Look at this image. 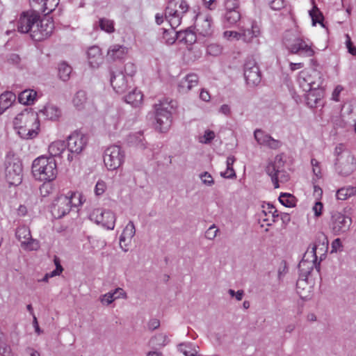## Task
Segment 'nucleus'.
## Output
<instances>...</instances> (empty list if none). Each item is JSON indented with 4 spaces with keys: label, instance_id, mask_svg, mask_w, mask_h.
<instances>
[{
    "label": "nucleus",
    "instance_id": "obj_22",
    "mask_svg": "<svg viewBox=\"0 0 356 356\" xmlns=\"http://www.w3.org/2000/svg\"><path fill=\"white\" fill-rule=\"evenodd\" d=\"M254 137L258 144L271 149H277L281 144L279 140L274 139L261 129H256L254 132Z\"/></svg>",
    "mask_w": 356,
    "mask_h": 356
},
{
    "label": "nucleus",
    "instance_id": "obj_26",
    "mask_svg": "<svg viewBox=\"0 0 356 356\" xmlns=\"http://www.w3.org/2000/svg\"><path fill=\"white\" fill-rule=\"evenodd\" d=\"M38 116H42L44 120H49L51 121H56L59 119L61 116V111L60 108L53 104H47L44 106L43 108L40 109L38 113H35Z\"/></svg>",
    "mask_w": 356,
    "mask_h": 356
},
{
    "label": "nucleus",
    "instance_id": "obj_16",
    "mask_svg": "<svg viewBox=\"0 0 356 356\" xmlns=\"http://www.w3.org/2000/svg\"><path fill=\"white\" fill-rule=\"evenodd\" d=\"M351 224V218L341 213L336 212L332 215L330 228L335 235L347 232Z\"/></svg>",
    "mask_w": 356,
    "mask_h": 356
},
{
    "label": "nucleus",
    "instance_id": "obj_33",
    "mask_svg": "<svg viewBox=\"0 0 356 356\" xmlns=\"http://www.w3.org/2000/svg\"><path fill=\"white\" fill-rule=\"evenodd\" d=\"M87 95L84 90L77 91L72 97V104L79 111L83 110L87 104Z\"/></svg>",
    "mask_w": 356,
    "mask_h": 356
},
{
    "label": "nucleus",
    "instance_id": "obj_43",
    "mask_svg": "<svg viewBox=\"0 0 356 356\" xmlns=\"http://www.w3.org/2000/svg\"><path fill=\"white\" fill-rule=\"evenodd\" d=\"M279 201L286 207H293L296 204V197L290 193H281Z\"/></svg>",
    "mask_w": 356,
    "mask_h": 356
},
{
    "label": "nucleus",
    "instance_id": "obj_6",
    "mask_svg": "<svg viewBox=\"0 0 356 356\" xmlns=\"http://www.w3.org/2000/svg\"><path fill=\"white\" fill-rule=\"evenodd\" d=\"M283 42L286 49L291 54H296L301 57H312L316 53L315 47L310 40L290 32L286 33Z\"/></svg>",
    "mask_w": 356,
    "mask_h": 356
},
{
    "label": "nucleus",
    "instance_id": "obj_19",
    "mask_svg": "<svg viewBox=\"0 0 356 356\" xmlns=\"http://www.w3.org/2000/svg\"><path fill=\"white\" fill-rule=\"evenodd\" d=\"M136 234V228L133 221L130 220L124 228L120 236V246L124 252L129 250L131 240Z\"/></svg>",
    "mask_w": 356,
    "mask_h": 356
},
{
    "label": "nucleus",
    "instance_id": "obj_27",
    "mask_svg": "<svg viewBox=\"0 0 356 356\" xmlns=\"http://www.w3.org/2000/svg\"><path fill=\"white\" fill-rule=\"evenodd\" d=\"M127 53V49L126 47L115 44L109 47L107 51V58L112 60H121L124 58Z\"/></svg>",
    "mask_w": 356,
    "mask_h": 356
},
{
    "label": "nucleus",
    "instance_id": "obj_21",
    "mask_svg": "<svg viewBox=\"0 0 356 356\" xmlns=\"http://www.w3.org/2000/svg\"><path fill=\"white\" fill-rule=\"evenodd\" d=\"M40 121L37 115L35 122H29L21 128L17 134L23 139H33L38 136L40 131Z\"/></svg>",
    "mask_w": 356,
    "mask_h": 356
},
{
    "label": "nucleus",
    "instance_id": "obj_55",
    "mask_svg": "<svg viewBox=\"0 0 356 356\" xmlns=\"http://www.w3.org/2000/svg\"><path fill=\"white\" fill-rule=\"evenodd\" d=\"M225 7L226 11L237 10L238 8V0H225Z\"/></svg>",
    "mask_w": 356,
    "mask_h": 356
},
{
    "label": "nucleus",
    "instance_id": "obj_2",
    "mask_svg": "<svg viewBox=\"0 0 356 356\" xmlns=\"http://www.w3.org/2000/svg\"><path fill=\"white\" fill-rule=\"evenodd\" d=\"M328 248V239L323 233L318 235L315 244L307 249L302 259L298 264L302 281L306 280L314 268L320 269V261L323 259Z\"/></svg>",
    "mask_w": 356,
    "mask_h": 356
},
{
    "label": "nucleus",
    "instance_id": "obj_13",
    "mask_svg": "<svg viewBox=\"0 0 356 356\" xmlns=\"http://www.w3.org/2000/svg\"><path fill=\"white\" fill-rule=\"evenodd\" d=\"M90 219L97 225L109 230L115 227L116 217L113 212L102 208L94 209L90 213Z\"/></svg>",
    "mask_w": 356,
    "mask_h": 356
},
{
    "label": "nucleus",
    "instance_id": "obj_30",
    "mask_svg": "<svg viewBox=\"0 0 356 356\" xmlns=\"http://www.w3.org/2000/svg\"><path fill=\"white\" fill-rule=\"evenodd\" d=\"M16 95L10 91H7L0 95V114L3 113L15 102Z\"/></svg>",
    "mask_w": 356,
    "mask_h": 356
},
{
    "label": "nucleus",
    "instance_id": "obj_51",
    "mask_svg": "<svg viewBox=\"0 0 356 356\" xmlns=\"http://www.w3.org/2000/svg\"><path fill=\"white\" fill-rule=\"evenodd\" d=\"M115 295L112 293V291H109L105 294L102 295L99 297V300L104 305H109L113 302L115 300Z\"/></svg>",
    "mask_w": 356,
    "mask_h": 356
},
{
    "label": "nucleus",
    "instance_id": "obj_50",
    "mask_svg": "<svg viewBox=\"0 0 356 356\" xmlns=\"http://www.w3.org/2000/svg\"><path fill=\"white\" fill-rule=\"evenodd\" d=\"M214 131L207 129L204 131V134L199 138V141L203 144H208L215 138Z\"/></svg>",
    "mask_w": 356,
    "mask_h": 356
},
{
    "label": "nucleus",
    "instance_id": "obj_45",
    "mask_svg": "<svg viewBox=\"0 0 356 356\" xmlns=\"http://www.w3.org/2000/svg\"><path fill=\"white\" fill-rule=\"evenodd\" d=\"M169 342V339L166 334L160 333L155 335L150 339V343L153 346L163 347Z\"/></svg>",
    "mask_w": 356,
    "mask_h": 356
},
{
    "label": "nucleus",
    "instance_id": "obj_28",
    "mask_svg": "<svg viewBox=\"0 0 356 356\" xmlns=\"http://www.w3.org/2000/svg\"><path fill=\"white\" fill-rule=\"evenodd\" d=\"M88 63L92 67H97L102 62L101 49L97 46H92L87 51Z\"/></svg>",
    "mask_w": 356,
    "mask_h": 356
},
{
    "label": "nucleus",
    "instance_id": "obj_47",
    "mask_svg": "<svg viewBox=\"0 0 356 356\" xmlns=\"http://www.w3.org/2000/svg\"><path fill=\"white\" fill-rule=\"evenodd\" d=\"M179 37L181 40H184L186 43L192 44L196 40L195 33L191 30H185L178 33Z\"/></svg>",
    "mask_w": 356,
    "mask_h": 356
},
{
    "label": "nucleus",
    "instance_id": "obj_32",
    "mask_svg": "<svg viewBox=\"0 0 356 356\" xmlns=\"http://www.w3.org/2000/svg\"><path fill=\"white\" fill-rule=\"evenodd\" d=\"M241 39L245 42H251L253 38H257L260 34L259 27L256 24H252L251 29L241 30Z\"/></svg>",
    "mask_w": 356,
    "mask_h": 356
},
{
    "label": "nucleus",
    "instance_id": "obj_24",
    "mask_svg": "<svg viewBox=\"0 0 356 356\" xmlns=\"http://www.w3.org/2000/svg\"><path fill=\"white\" fill-rule=\"evenodd\" d=\"M124 120V115L120 112H116L113 115L108 116L105 120V124L108 131L110 134H114L118 130L122 129L123 126L122 123Z\"/></svg>",
    "mask_w": 356,
    "mask_h": 356
},
{
    "label": "nucleus",
    "instance_id": "obj_8",
    "mask_svg": "<svg viewBox=\"0 0 356 356\" xmlns=\"http://www.w3.org/2000/svg\"><path fill=\"white\" fill-rule=\"evenodd\" d=\"M4 165L5 177L9 185H19L23 177V168L20 159L13 152H9L6 156Z\"/></svg>",
    "mask_w": 356,
    "mask_h": 356
},
{
    "label": "nucleus",
    "instance_id": "obj_39",
    "mask_svg": "<svg viewBox=\"0 0 356 356\" xmlns=\"http://www.w3.org/2000/svg\"><path fill=\"white\" fill-rule=\"evenodd\" d=\"M59 1L60 0H42L40 10L44 15H47L56 9L59 3Z\"/></svg>",
    "mask_w": 356,
    "mask_h": 356
},
{
    "label": "nucleus",
    "instance_id": "obj_48",
    "mask_svg": "<svg viewBox=\"0 0 356 356\" xmlns=\"http://www.w3.org/2000/svg\"><path fill=\"white\" fill-rule=\"evenodd\" d=\"M70 202V208L76 207L82 204L81 195L79 193H71L70 195H67Z\"/></svg>",
    "mask_w": 356,
    "mask_h": 356
},
{
    "label": "nucleus",
    "instance_id": "obj_57",
    "mask_svg": "<svg viewBox=\"0 0 356 356\" xmlns=\"http://www.w3.org/2000/svg\"><path fill=\"white\" fill-rule=\"evenodd\" d=\"M331 253L341 252L343 250V245L340 238L334 239L331 245Z\"/></svg>",
    "mask_w": 356,
    "mask_h": 356
},
{
    "label": "nucleus",
    "instance_id": "obj_34",
    "mask_svg": "<svg viewBox=\"0 0 356 356\" xmlns=\"http://www.w3.org/2000/svg\"><path fill=\"white\" fill-rule=\"evenodd\" d=\"M143 98V95L142 92L137 89H134L124 97L125 102L134 107L138 106L141 104Z\"/></svg>",
    "mask_w": 356,
    "mask_h": 356
},
{
    "label": "nucleus",
    "instance_id": "obj_58",
    "mask_svg": "<svg viewBox=\"0 0 356 356\" xmlns=\"http://www.w3.org/2000/svg\"><path fill=\"white\" fill-rule=\"evenodd\" d=\"M0 355L1 356H13L11 348L6 343H0Z\"/></svg>",
    "mask_w": 356,
    "mask_h": 356
},
{
    "label": "nucleus",
    "instance_id": "obj_9",
    "mask_svg": "<svg viewBox=\"0 0 356 356\" xmlns=\"http://www.w3.org/2000/svg\"><path fill=\"white\" fill-rule=\"evenodd\" d=\"M188 6L185 0H170L165 11V17L172 29L178 27L183 15L188 11Z\"/></svg>",
    "mask_w": 356,
    "mask_h": 356
},
{
    "label": "nucleus",
    "instance_id": "obj_38",
    "mask_svg": "<svg viewBox=\"0 0 356 356\" xmlns=\"http://www.w3.org/2000/svg\"><path fill=\"white\" fill-rule=\"evenodd\" d=\"M235 157L229 156L227 159L226 164L227 169L225 172H220V175L227 179H233L236 177L235 171L233 168L234 163L235 162Z\"/></svg>",
    "mask_w": 356,
    "mask_h": 356
},
{
    "label": "nucleus",
    "instance_id": "obj_53",
    "mask_svg": "<svg viewBox=\"0 0 356 356\" xmlns=\"http://www.w3.org/2000/svg\"><path fill=\"white\" fill-rule=\"evenodd\" d=\"M223 36L225 38L229 40H239L241 39V32H236L233 31H226L223 33Z\"/></svg>",
    "mask_w": 356,
    "mask_h": 356
},
{
    "label": "nucleus",
    "instance_id": "obj_60",
    "mask_svg": "<svg viewBox=\"0 0 356 356\" xmlns=\"http://www.w3.org/2000/svg\"><path fill=\"white\" fill-rule=\"evenodd\" d=\"M202 181L208 186H211L213 184V179L212 176L207 172H204L200 175Z\"/></svg>",
    "mask_w": 356,
    "mask_h": 356
},
{
    "label": "nucleus",
    "instance_id": "obj_1",
    "mask_svg": "<svg viewBox=\"0 0 356 356\" xmlns=\"http://www.w3.org/2000/svg\"><path fill=\"white\" fill-rule=\"evenodd\" d=\"M54 29L49 19H42L34 11L23 12L17 21V31L22 33H29L35 41H42L51 35Z\"/></svg>",
    "mask_w": 356,
    "mask_h": 356
},
{
    "label": "nucleus",
    "instance_id": "obj_5",
    "mask_svg": "<svg viewBox=\"0 0 356 356\" xmlns=\"http://www.w3.org/2000/svg\"><path fill=\"white\" fill-rule=\"evenodd\" d=\"M33 177L38 181L50 182L56 178L58 170L54 158L40 156L33 160L31 166Z\"/></svg>",
    "mask_w": 356,
    "mask_h": 356
},
{
    "label": "nucleus",
    "instance_id": "obj_37",
    "mask_svg": "<svg viewBox=\"0 0 356 356\" xmlns=\"http://www.w3.org/2000/svg\"><path fill=\"white\" fill-rule=\"evenodd\" d=\"M198 348V346L191 343H182L178 346V350L186 356H197Z\"/></svg>",
    "mask_w": 356,
    "mask_h": 356
},
{
    "label": "nucleus",
    "instance_id": "obj_17",
    "mask_svg": "<svg viewBox=\"0 0 356 356\" xmlns=\"http://www.w3.org/2000/svg\"><path fill=\"white\" fill-rule=\"evenodd\" d=\"M71 209L69 198L67 195H61L54 200L51 212L55 218H61L67 214Z\"/></svg>",
    "mask_w": 356,
    "mask_h": 356
},
{
    "label": "nucleus",
    "instance_id": "obj_11",
    "mask_svg": "<svg viewBox=\"0 0 356 356\" xmlns=\"http://www.w3.org/2000/svg\"><path fill=\"white\" fill-rule=\"evenodd\" d=\"M266 172L270 177L275 188L280 187L279 182L285 183L289 179V174L284 170L283 161L277 157L275 158L273 162L267 165Z\"/></svg>",
    "mask_w": 356,
    "mask_h": 356
},
{
    "label": "nucleus",
    "instance_id": "obj_64",
    "mask_svg": "<svg viewBox=\"0 0 356 356\" xmlns=\"http://www.w3.org/2000/svg\"><path fill=\"white\" fill-rule=\"evenodd\" d=\"M125 73L130 76H132L136 71V66L133 63H127L124 67Z\"/></svg>",
    "mask_w": 356,
    "mask_h": 356
},
{
    "label": "nucleus",
    "instance_id": "obj_20",
    "mask_svg": "<svg viewBox=\"0 0 356 356\" xmlns=\"http://www.w3.org/2000/svg\"><path fill=\"white\" fill-rule=\"evenodd\" d=\"M199 83V76L195 73H190L183 77L179 82L177 90L179 92L187 94L193 88L197 86Z\"/></svg>",
    "mask_w": 356,
    "mask_h": 356
},
{
    "label": "nucleus",
    "instance_id": "obj_59",
    "mask_svg": "<svg viewBox=\"0 0 356 356\" xmlns=\"http://www.w3.org/2000/svg\"><path fill=\"white\" fill-rule=\"evenodd\" d=\"M106 186L104 181H98L96 184L95 188V193L96 195H102L105 190H106Z\"/></svg>",
    "mask_w": 356,
    "mask_h": 356
},
{
    "label": "nucleus",
    "instance_id": "obj_31",
    "mask_svg": "<svg viewBox=\"0 0 356 356\" xmlns=\"http://www.w3.org/2000/svg\"><path fill=\"white\" fill-rule=\"evenodd\" d=\"M127 140L128 143L131 145H134L139 149H144L147 147V142L145 141L143 134L141 131L129 134Z\"/></svg>",
    "mask_w": 356,
    "mask_h": 356
},
{
    "label": "nucleus",
    "instance_id": "obj_54",
    "mask_svg": "<svg viewBox=\"0 0 356 356\" xmlns=\"http://www.w3.org/2000/svg\"><path fill=\"white\" fill-rule=\"evenodd\" d=\"M269 6L271 9L280 10L285 6L284 0H269Z\"/></svg>",
    "mask_w": 356,
    "mask_h": 356
},
{
    "label": "nucleus",
    "instance_id": "obj_61",
    "mask_svg": "<svg viewBox=\"0 0 356 356\" xmlns=\"http://www.w3.org/2000/svg\"><path fill=\"white\" fill-rule=\"evenodd\" d=\"M113 295H115V300L122 298V299H127V293L124 291V289L122 288H116L114 291H111Z\"/></svg>",
    "mask_w": 356,
    "mask_h": 356
},
{
    "label": "nucleus",
    "instance_id": "obj_42",
    "mask_svg": "<svg viewBox=\"0 0 356 356\" xmlns=\"http://www.w3.org/2000/svg\"><path fill=\"white\" fill-rule=\"evenodd\" d=\"M72 73V67L63 62L61 63L58 66V76L61 80L66 81L70 79Z\"/></svg>",
    "mask_w": 356,
    "mask_h": 356
},
{
    "label": "nucleus",
    "instance_id": "obj_15",
    "mask_svg": "<svg viewBox=\"0 0 356 356\" xmlns=\"http://www.w3.org/2000/svg\"><path fill=\"white\" fill-rule=\"evenodd\" d=\"M244 77L250 86H257L261 80V74L254 58L250 57L244 64Z\"/></svg>",
    "mask_w": 356,
    "mask_h": 356
},
{
    "label": "nucleus",
    "instance_id": "obj_35",
    "mask_svg": "<svg viewBox=\"0 0 356 356\" xmlns=\"http://www.w3.org/2000/svg\"><path fill=\"white\" fill-rule=\"evenodd\" d=\"M67 145L65 144L64 140H56L52 142L49 145V153L50 154V157L59 156L60 154L65 151Z\"/></svg>",
    "mask_w": 356,
    "mask_h": 356
},
{
    "label": "nucleus",
    "instance_id": "obj_46",
    "mask_svg": "<svg viewBox=\"0 0 356 356\" xmlns=\"http://www.w3.org/2000/svg\"><path fill=\"white\" fill-rule=\"evenodd\" d=\"M313 4V8L309 11V16L312 20V24L313 25H316V23L321 24L323 19V15L314 2Z\"/></svg>",
    "mask_w": 356,
    "mask_h": 356
},
{
    "label": "nucleus",
    "instance_id": "obj_25",
    "mask_svg": "<svg viewBox=\"0 0 356 356\" xmlns=\"http://www.w3.org/2000/svg\"><path fill=\"white\" fill-rule=\"evenodd\" d=\"M36 114L33 112L24 110L17 114L13 120L14 128L18 131L29 122H35Z\"/></svg>",
    "mask_w": 356,
    "mask_h": 356
},
{
    "label": "nucleus",
    "instance_id": "obj_10",
    "mask_svg": "<svg viewBox=\"0 0 356 356\" xmlns=\"http://www.w3.org/2000/svg\"><path fill=\"white\" fill-rule=\"evenodd\" d=\"M67 147L70 154L67 156V160L72 161L74 156L81 154L86 148L88 138L86 134L81 131H75L67 137Z\"/></svg>",
    "mask_w": 356,
    "mask_h": 356
},
{
    "label": "nucleus",
    "instance_id": "obj_4",
    "mask_svg": "<svg viewBox=\"0 0 356 356\" xmlns=\"http://www.w3.org/2000/svg\"><path fill=\"white\" fill-rule=\"evenodd\" d=\"M334 156V170L339 176L348 177L356 170L355 156L343 143L335 147Z\"/></svg>",
    "mask_w": 356,
    "mask_h": 356
},
{
    "label": "nucleus",
    "instance_id": "obj_41",
    "mask_svg": "<svg viewBox=\"0 0 356 356\" xmlns=\"http://www.w3.org/2000/svg\"><path fill=\"white\" fill-rule=\"evenodd\" d=\"M240 18L241 14L238 10L226 11L224 16V23H227V26H232L235 24Z\"/></svg>",
    "mask_w": 356,
    "mask_h": 356
},
{
    "label": "nucleus",
    "instance_id": "obj_29",
    "mask_svg": "<svg viewBox=\"0 0 356 356\" xmlns=\"http://www.w3.org/2000/svg\"><path fill=\"white\" fill-rule=\"evenodd\" d=\"M263 213L264 217L261 216V220L266 222V225H271L275 221V218L278 217L277 211L275 207L270 204H267L266 207H264Z\"/></svg>",
    "mask_w": 356,
    "mask_h": 356
},
{
    "label": "nucleus",
    "instance_id": "obj_63",
    "mask_svg": "<svg viewBox=\"0 0 356 356\" xmlns=\"http://www.w3.org/2000/svg\"><path fill=\"white\" fill-rule=\"evenodd\" d=\"M323 208V205L321 202H316L315 203L312 208L315 216L318 217L322 214Z\"/></svg>",
    "mask_w": 356,
    "mask_h": 356
},
{
    "label": "nucleus",
    "instance_id": "obj_40",
    "mask_svg": "<svg viewBox=\"0 0 356 356\" xmlns=\"http://www.w3.org/2000/svg\"><path fill=\"white\" fill-rule=\"evenodd\" d=\"M356 194V188L353 186L343 187L339 189L336 196L338 200H346Z\"/></svg>",
    "mask_w": 356,
    "mask_h": 356
},
{
    "label": "nucleus",
    "instance_id": "obj_44",
    "mask_svg": "<svg viewBox=\"0 0 356 356\" xmlns=\"http://www.w3.org/2000/svg\"><path fill=\"white\" fill-rule=\"evenodd\" d=\"M115 24L113 20L107 18H100L99 20V26L101 30L108 33H112L115 31Z\"/></svg>",
    "mask_w": 356,
    "mask_h": 356
},
{
    "label": "nucleus",
    "instance_id": "obj_23",
    "mask_svg": "<svg viewBox=\"0 0 356 356\" xmlns=\"http://www.w3.org/2000/svg\"><path fill=\"white\" fill-rule=\"evenodd\" d=\"M110 82L113 90L118 93H123L127 88V81L122 72H112Z\"/></svg>",
    "mask_w": 356,
    "mask_h": 356
},
{
    "label": "nucleus",
    "instance_id": "obj_3",
    "mask_svg": "<svg viewBox=\"0 0 356 356\" xmlns=\"http://www.w3.org/2000/svg\"><path fill=\"white\" fill-rule=\"evenodd\" d=\"M298 81L302 90L309 92L307 96V104L310 107L317 106L321 95L317 97L316 93L323 83L321 72L315 69L302 70L299 73Z\"/></svg>",
    "mask_w": 356,
    "mask_h": 356
},
{
    "label": "nucleus",
    "instance_id": "obj_7",
    "mask_svg": "<svg viewBox=\"0 0 356 356\" xmlns=\"http://www.w3.org/2000/svg\"><path fill=\"white\" fill-rule=\"evenodd\" d=\"M175 106V102L163 99L154 105L156 129L160 132H166L172 123L171 110Z\"/></svg>",
    "mask_w": 356,
    "mask_h": 356
},
{
    "label": "nucleus",
    "instance_id": "obj_49",
    "mask_svg": "<svg viewBox=\"0 0 356 356\" xmlns=\"http://www.w3.org/2000/svg\"><path fill=\"white\" fill-rule=\"evenodd\" d=\"M222 48L218 44H210L207 48V52L208 54L213 56H218L221 54Z\"/></svg>",
    "mask_w": 356,
    "mask_h": 356
},
{
    "label": "nucleus",
    "instance_id": "obj_18",
    "mask_svg": "<svg viewBox=\"0 0 356 356\" xmlns=\"http://www.w3.org/2000/svg\"><path fill=\"white\" fill-rule=\"evenodd\" d=\"M212 18L209 15H200L197 17L195 24V27L198 34L204 36L209 37L213 33L211 26Z\"/></svg>",
    "mask_w": 356,
    "mask_h": 356
},
{
    "label": "nucleus",
    "instance_id": "obj_14",
    "mask_svg": "<svg viewBox=\"0 0 356 356\" xmlns=\"http://www.w3.org/2000/svg\"><path fill=\"white\" fill-rule=\"evenodd\" d=\"M15 236L21 243V247L27 251L37 250L40 248V242L32 238L29 228L25 225L17 228Z\"/></svg>",
    "mask_w": 356,
    "mask_h": 356
},
{
    "label": "nucleus",
    "instance_id": "obj_12",
    "mask_svg": "<svg viewBox=\"0 0 356 356\" xmlns=\"http://www.w3.org/2000/svg\"><path fill=\"white\" fill-rule=\"evenodd\" d=\"M124 152L118 145L107 147L104 153V163L108 170L118 169L124 163Z\"/></svg>",
    "mask_w": 356,
    "mask_h": 356
},
{
    "label": "nucleus",
    "instance_id": "obj_62",
    "mask_svg": "<svg viewBox=\"0 0 356 356\" xmlns=\"http://www.w3.org/2000/svg\"><path fill=\"white\" fill-rule=\"evenodd\" d=\"M343 90V88L341 85L337 86L332 92L331 99L334 102H339V95Z\"/></svg>",
    "mask_w": 356,
    "mask_h": 356
},
{
    "label": "nucleus",
    "instance_id": "obj_56",
    "mask_svg": "<svg viewBox=\"0 0 356 356\" xmlns=\"http://www.w3.org/2000/svg\"><path fill=\"white\" fill-rule=\"evenodd\" d=\"M346 46L348 51L353 56H356V47L353 45L350 37L348 34H346Z\"/></svg>",
    "mask_w": 356,
    "mask_h": 356
},
{
    "label": "nucleus",
    "instance_id": "obj_36",
    "mask_svg": "<svg viewBox=\"0 0 356 356\" xmlns=\"http://www.w3.org/2000/svg\"><path fill=\"white\" fill-rule=\"evenodd\" d=\"M37 93L33 90H25L18 95L19 102L24 105H30L33 103Z\"/></svg>",
    "mask_w": 356,
    "mask_h": 356
},
{
    "label": "nucleus",
    "instance_id": "obj_52",
    "mask_svg": "<svg viewBox=\"0 0 356 356\" xmlns=\"http://www.w3.org/2000/svg\"><path fill=\"white\" fill-rule=\"evenodd\" d=\"M218 232L219 229L217 228L216 225L213 224L205 232V238L208 240L212 241L216 237Z\"/></svg>",
    "mask_w": 356,
    "mask_h": 356
}]
</instances>
